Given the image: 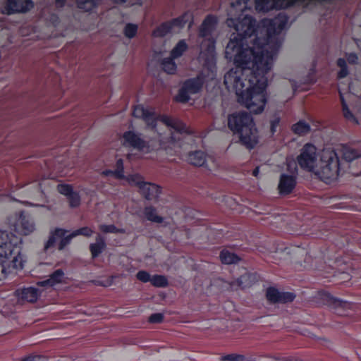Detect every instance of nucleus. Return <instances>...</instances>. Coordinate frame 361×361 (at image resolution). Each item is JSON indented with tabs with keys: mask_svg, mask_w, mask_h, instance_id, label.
I'll list each match as a JSON object with an SVG mask.
<instances>
[{
	"mask_svg": "<svg viewBox=\"0 0 361 361\" xmlns=\"http://www.w3.org/2000/svg\"><path fill=\"white\" fill-rule=\"evenodd\" d=\"M252 0L232 1L226 23L233 33L226 48V57L235 65L224 75L228 90L235 91L239 103L250 112L259 114L267 103L266 74L271 68L283 42L281 32L288 18L279 14L272 20L263 19L256 25L250 15Z\"/></svg>",
	"mask_w": 361,
	"mask_h": 361,
	"instance_id": "1",
	"label": "nucleus"
},
{
	"mask_svg": "<svg viewBox=\"0 0 361 361\" xmlns=\"http://www.w3.org/2000/svg\"><path fill=\"white\" fill-rule=\"evenodd\" d=\"M217 23L216 18L209 15L202 23L199 30L198 42L200 43L199 59L202 65L200 75L196 78L187 80L178 95L177 102L185 103L190 99V95L199 92L205 81L212 80L216 76L215 39L213 32Z\"/></svg>",
	"mask_w": 361,
	"mask_h": 361,
	"instance_id": "2",
	"label": "nucleus"
},
{
	"mask_svg": "<svg viewBox=\"0 0 361 361\" xmlns=\"http://www.w3.org/2000/svg\"><path fill=\"white\" fill-rule=\"evenodd\" d=\"M298 162L302 169L314 173L325 182L335 180L339 176L338 152L331 150V147L323 149L318 161L316 147L307 143L301 149Z\"/></svg>",
	"mask_w": 361,
	"mask_h": 361,
	"instance_id": "3",
	"label": "nucleus"
},
{
	"mask_svg": "<svg viewBox=\"0 0 361 361\" xmlns=\"http://www.w3.org/2000/svg\"><path fill=\"white\" fill-rule=\"evenodd\" d=\"M133 114L136 118H142L148 129L157 132L159 135L161 133L159 130V124L165 126L170 132L169 139L171 144L176 148L175 154L180 153V140L191 137L188 128L181 121L166 115H157L152 109L137 105L133 109Z\"/></svg>",
	"mask_w": 361,
	"mask_h": 361,
	"instance_id": "4",
	"label": "nucleus"
},
{
	"mask_svg": "<svg viewBox=\"0 0 361 361\" xmlns=\"http://www.w3.org/2000/svg\"><path fill=\"white\" fill-rule=\"evenodd\" d=\"M228 125L231 130L239 136L240 141L247 148L252 149L257 144V130L252 117L248 113L240 111L230 115Z\"/></svg>",
	"mask_w": 361,
	"mask_h": 361,
	"instance_id": "5",
	"label": "nucleus"
},
{
	"mask_svg": "<svg viewBox=\"0 0 361 361\" xmlns=\"http://www.w3.org/2000/svg\"><path fill=\"white\" fill-rule=\"evenodd\" d=\"M20 240L13 235L2 232L0 235V257L9 258L13 257V267L23 269V257L20 255Z\"/></svg>",
	"mask_w": 361,
	"mask_h": 361,
	"instance_id": "6",
	"label": "nucleus"
},
{
	"mask_svg": "<svg viewBox=\"0 0 361 361\" xmlns=\"http://www.w3.org/2000/svg\"><path fill=\"white\" fill-rule=\"evenodd\" d=\"M123 138L126 145L131 147L139 153L145 154L157 150L159 147L162 146L164 137H161L158 144L150 145L142 138L140 134L129 130L124 133Z\"/></svg>",
	"mask_w": 361,
	"mask_h": 361,
	"instance_id": "7",
	"label": "nucleus"
},
{
	"mask_svg": "<svg viewBox=\"0 0 361 361\" xmlns=\"http://www.w3.org/2000/svg\"><path fill=\"white\" fill-rule=\"evenodd\" d=\"M126 179L130 184L138 186L142 195L147 200H154L160 193L161 190L158 185L144 182L142 177L138 174L130 175Z\"/></svg>",
	"mask_w": 361,
	"mask_h": 361,
	"instance_id": "8",
	"label": "nucleus"
},
{
	"mask_svg": "<svg viewBox=\"0 0 361 361\" xmlns=\"http://www.w3.org/2000/svg\"><path fill=\"white\" fill-rule=\"evenodd\" d=\"M67 231L62 228H56L51 231L48 240L44 244V250L48 252L55 246L57 240H59L58 249L59 250H63L75 237L73 235V232L68 235H67Z\"/></svg>",
	"mask_w": 361,
	"mask_h": 361,
	"instance_id": "9",
	"label": "nucleus"
},
{
	"mask_svg": "<svg viewBox=\"0 0 361 361\" xmlns=\"http://www.w3.org/2000/svg\"><path fill=\"white\" fill-rule=\"evenodd\" d=\"M191 17V14L186 12L171 22L162 23L154 30L153 35L154 37H164L175 27L181 28L184 27L187 23L190 21Z\"/></svg>",
	"mask_w": 361,
	"mask_h": 361,
	"instance_id": "10",
	"label": "nucleus"
},
{
	"mask_svg": "<svg viewBox=\"0 0 361 361\" xmlns=\"http://www.w3.org/2000/svg\"><path fill=\"white\" fill-rule=\"evenodd\" d=\"M188 161L194 166H204L209 171H213L217 166V163L214 157H207L204 152L200 150L189 153Z\"/></svg>",
	"mask_w": 361,
	"mask_h": 361,
	"instance_id": "11",
	"label": "nucleus"
},
{
	"mask_svg": "<svg viewBox=\"0 0 361 361\" xmlns=\"http://www.w3.org/2000/svg\"><path fill=\"white\" fill-rule=\"evenodd\" d=\"M331 150H334L338 152V160L339 163V173L342 170V164L340 162L339 157L341 156L343 159L347 161L350 162L354 159L358 158L360 157V153L352 147L345 145H341L337 146L336 149L331 148Z\"/></svg>",
	"mask_w": 361,
	"mask_h": 361,
	"instance_id": "12",
	"label": "nucleus"
},
{
	"mask_svg": "<svg viewBox=\"0 0 361 361\" xmlns=\"http://www.w3.org/2000/svg\"><path fill=\"white\" fill-rule=\"evenodd\" d=\"M267 298L272 302H288L295 298V295L290 292H281L278 289L270 287L267 290Z\"/></svg>",
	"mask_w": 361,
	"mask_h": 361,
	"instance_id": "13",
	"label": "nucleus"
},
{
	"mask_svg": "<svg viewBox=\"0 0 361 361\" xmlns=\"http://www.w3.org/2000/svg\"><path fill=\"white\" fill-rule=\"evenodd\" d=\"M15 231L23 234L29 235L35 230V225L32 219L20 214L14 225Z\"/></svg>",
	"mask_w": 361,
	"mask_h": 361,
	"instance_id": "14",
	"label": "nucleus"
},
{
	"mask_svg": "<svg viewBox=\"0 0 361 361\" xmlns=\"http://www.w3.org/2000/svg\"><path fill=\"white\" fill-rule=\"evenodd\" d=\"M32 7V0H7L6 8L9 13H24Z\"/></svg>",
	"mask_w": 361,
	"mask_h": 361,
	"instance_id": "15",
	"label": "nucleus"
},
{
	"mask_svg": "<svg viewBox=\"0 0 361 361\" xmlns=\"http://www.w3.org/2000/svg\"><path fill=\"white\" fill-rule=\"evenodd\" d=\"M296 177L288 173L281 174L279 184V190L281 194H288L294 189L296 184Z\"/></svg>",
	"mask_w": 361,
	"mask_h": 361,
	"instance_id": "16",
	"label": "nucleus"
},
{
	"mask_svg": "<svg viewBox=\"0 0 361 361\" xmlns=\"http://www.w3.org/2000/svg\"><path fill=\"white\" fill-rule=\"evenodd\" d=\"M16 295L23 300L30 302H35L39 294L40 291L38 288L35 287H28L23 289H18L16 290Z\"/></svg>",
	"mask_w": 361,
	"mask_h": 361,
	"instance_id": "17",
	"label": "nucleus"
},
{
	"mask_svg": "<svg viewBox=\"0 0 361 361\" xmlns=\"http://www.w3.org/2000/svg\"><path fill=\"white\" fill-rule=\"evenodd\" d=\"M63 276V271L61 269H57L50 275L49 279L39 281L37 285L44 288L52 287L54 285L62 282Z\"/></svg>",
	"mask_w": 361,
	"mask_h": 361,
	"instance_id": "18",
	"label": "nucleus"
},
{
	"mask_svg": "<svg viewBox=\"0 0 361 361\" xmlns=\"http://www.w3.org/2000/svg\"><path fill=\"white\" fill-rule=\"evenodd\" d=\"M338 92H339L340 98H341V100L342 110H343V114L344 117L348 121L357 123V121L356 120V118L355 117L353 114L349 110V109H348V107L347 106V104H346V102H345V101L344 99L343 90L341 88V87H338Z\"/></svg>",
	"mask_w": 361,
	"mask_h": 361,
	"instance_id": "19",
	"label": "nucleus"
},
{
	"mask_svg": "<svg viewBox=\"0 0 361 361\" xmlns=\"http://www.w3.org/2000/svg\"><path fill=\"white\" fill-rule=\"evenodd\" d=\"M116 166V169L115 170H114V171L107 170V171H105L104 172V173L106 176L112 175L118 179L124 178L125 176L123 173V162L121 159H119L117 160Z\"/></svg>",
	"mask_w": 361,
	"mask_h": 361,
	"instance_id": "20",
	"label": "nucleus"
},
{
	"mask_svg": "<svg viewBox=\"0 0 361 361\" xmlns=\"http://www.w3.org/2000/svg\"><path fill=\"white\" fill-rule=\"evenodd\" d=\"M173 58L171 56L164 58L161 61V67L163 70L168 74H173L176 71V64Z\"/></svg>",
	"mask_w": 361,
	"mask_h": 361,
	"instance_id": "21",
	"label": "nucleus"
},
{
	"mask_svg": "<svg viewBox=\"0 0 361 361\" xmlns=\"http://www.w3.org/2000/svg\"><path fill=\"white\" fill-rule=\"evenodd\" d=\"M220 258L222 263L226 264H234L239 260V257L236 255L228 250H222L220 254Z\"/></svg>",
	"mask_w": 361,
	"mask_h": 361,
	"instance_id": "22",
	"label": "nucleus"
},
{
	"mask_svg": "<svg viewBox=\"0 0 361 361\" xmlns=\"http://www.w3.org/2000/svg\"><path fill=\"white\" fill-rule=\"evenodd\" d=\"M187 48L188 45L185 40H180L172 49L170 56H171L173 59H177L182 56V54L187 49Z\"/></svg>",
	"mask_w": 361,
	"mask_h": 361,
	"instance_id": "23",
	"label": "nucleus"
},
{
	"mask_svg": "<svg viewBox=\"0 0 361 361\" xmlns=\"http://www.w3.org/2000/svg\"><path fill=\"white\" fill-rule=\"evenodd\" d=\"M145 215L147 220L156 223H161L163 218L158 216L156 209L152 207H147L145 209Z\"/></svg>",
	"mask_w": 361,
	"mask_h": 361,
	"instance_id": "24",
	"label": "nucleus"
},
{
	"mask_svg": "<svg viewBox=\"0 0 361 361\" xmlns=\"http://www.w3.org/2000/svg\"><path fill=\"white\" fill-rule=\"evenodd\" d=\"M293 130L298 135H305L310 130V126L303 121L298 122L293 126Z\"/></svg>",
	"mask_w": 361,
	"mask_h": 361,
	"instance_id": "25",
	"label": "nucleus"
},
{
	"mask_svg": "<svg viewBox=\"0 0 361 361\" xmlns=\"http://www.w3.org/2000/svg\"><path fill=\"white\" fill-rule=\"evenodd\" d=\"M105 247L104 240L99 238L94 244H92V258L97 257L100 254Z\"/></svg>",
	"mask_w": 361,
	"mask_h": 361,
	"instance_id": "26",
	"label": "nucleus"
},
{
	"mask_svg": "<svg viewBox=\"0 0 361 361\" xmlns=\"http://www.w3.org/2000/svg\"><path fill=\"white\" fill-rule=\"evenodd\" d=\"M151 283L157 287H164L167 285V280L163 276L154 275L152 276Z\"/></svg>",
	"mask_w": 361,
	"mask_h": 361,
	"instance_id": "27",
	"label": "nucleus"
},
{
	"mask_svg": "<svg viewBox=\"0 0 361 361\" xmlns=\"http://www.w3.org/2000/svg\"><path fill=\"white\" fill-rule=\"evenodd\" d=\"M137 31V26L135 24L128 23L124 28V34L128 38H133Z\"/></svg>",
	"mask_w": 361,
	"mask_h": 361,
	"instance_id": "28",
	"label": "nucleus"
},
{
	"mask_svg": "<svg viewBox=\"0 0 361 361\" xmlns=\"http://www.w3.org/2000/svg\"><path fill=\"white\" fill-rule=\"evenodd\" d=\"M337 65L340 67L341 70L338 73L339 78H343L348 74V71L346 66V62L343 59H339L337 61Z\"/></svg>",
	"mask_w": 361,
	"mask_h": 361,
	"instance_id": "29",
	"label": "nucleus"
},
{
	"mask_svg": "<svg viewBox=\"0 0 361 361\" xmlns=\"http://www.w3.org/2000/svg\"><path fill=\"white\" fill-rule=\"evenodd\" d=\"M286 163H287V170L290 173L288 175H294V176H297L298 166H297L296 162L294 160L287 159Z\"/></svg>",
	"mask_w": 361,
	"mask_h": 361,
	"instance_id": "30",
	"label": "nucleus"
},
{
	"mask_svg": "<svg viewBox=\"0 0 361 361\" xmlns=\"http://www.w3.org/2000/svg\"><path fill=\"white\" fill-rule=\"evenodd\" d=\"M68 198L71 207H75L80 204V199L78 193L73 192Z\"/></svg>",
	"mask_w": 361,
	"mask_h": 361,
	"instance_id": "31",
	"label": "nucleus"
},
{
	"mask_svg": "<svg viewBox=\"0 0 361 361\" xmlns=\"http://www.w3.org/2000/svg\"><path fill=\"white\" fill-rule=\"evenodd\" d=\"M59 192L68 197L72 192V188L68 185L61 184L58 185Z\"/></svg>",
	"mask_w": 361,
	"mask_h": 361,
	"instance_id": "32",
	"label": "nucleus"
},
{
	"mask_svg": "<svg viewBox=\"0 0 361 361\" xmlns=\"http://www.w3.org/2000/svg\"><path fill=\"white\" fill-rule=\"evenodd\" d=\"M137 278L142 282H151L152 276L145 271H140L137 274Z\"/></svg>",
	"mask_w": 361,
	"mask_h": 361,
	"instance_id": "33",
	"label": "nucleus"
},
{
	"mask_svg": "<svg viewBox=\"0 0 361 361\" xmlns=\"http://www.w3.org/2000/svg\"><path fill=\"white\" fill-rule=\"evenodd\" d=\"M77 5L80 9L85 11L90 10V0H77Z\"/></svg>",
	"mask_w": 361,
	"mask_h": 361,
	"instance_id": "34",
	"label": "nucleus"
},
{
	"mask_svg": "<svg viewBox=\"0 0 361 361\" xmlns=\"http://www.w3.org/2000/svg\"><path fill=\"white\" fill-rule=\"evenodd\" d=\"M101 230L104 233H118L121 231V230L117 228L114 225H102Z\"/></svg>",
	"mask_w": 361,
	"mask_h": 361,
	"instance_id": "35",
	"label": "nucleus"
},
{
	"mask_svg": "<svg viewBox=\"0 0 361 361\" xmlns=\"http://www.w3.org/2000/svg\"><path fill=\"white\" fill-rule=\"evenodd\" d=\"M79 235L89 236L90 235V229L87 227H84L73 231V235L75 237Z\"/></svg>",
	"mask_w": 361,
	"mask_h": 361,
	"instance_id": "36",
	"label": "nucleus"
},
{
	"mask_svg": "<svg viewBox=\"0 0 361 361\" xmlns=\"http://www.w3.org/2000/svg\"><path fill=\"white\" fill-rule=\"evenodd\" d=\"M222 360L224 361H243V356L239 355H228L224 356Z\"/></svg>",
	"mask_w": 361,
	"mask_h": 361,
	"instance_id": "37",
	"label": "nucleus"
},
{
	"mask_svg": "<svg viewBox=\"0 0 361 361\" xmlns=\"http://www.w3.org/2000/svg\"><path fill=\"white\" fill-rule=\"evenodd\" d=\"M164 316L161 313H154L152 314L149 318V321L151 323H159L163 320Z\"/></svg>",
	"mask_w": 361,
	"mask_h": 361,
	"instance_id": "38",
	"label": "nucleus"
},
{
	"mask_svg": "<svg viewBox=\"0 0 361 361\" xmlns=\"http://www.w3.org/2000/svg\"><path fill=\"white\" fill-rule=\"evenodd\" d=\"M280 118L279 116H275L271 121V132L272 134L276 132L277 128L279 126Z\"/></svg>",
	"mask_w": 361,
	"mask_h": 361,
	"instance_id": "39",
	"label": "nucleus"
},
{
	"mask_svg": "<svg viewBox=\"0 0 361 361\" xmlns=\"http://www.w3.org/2000/svg\"><path fill=\"white\" fill-rule=\"evenodd\" d=\"M42 357L37 355H29L23 357L20 361H40Z\"/></svg>",
	"mask_w": 361,
	"mask_h": 361,
	"instance_id": "40",
	"label": "nucleus"
},
{
	"mask_svg": "<svg viewBox=\"0 0 361 361\" xmlns=\"http://www.w3.org/2000/svg\"><path fill=\"white\" fill-rule=\"evenodd\" d=\"M347 60L348 63L355 64L358 61V57L355 53H350L347 55Z\"/></svg>",
	"mask_w": 361,
	"mask_h": 361,
	"instance_id": "41",
	"label": "nucleus"
},
{
	"mask_svg": "<svg viewBox=\"0 0 361 361\" xmlns=\"http://www.w3.org/2000/svg\"><path fill=\"white\" fill-rule=\"evenodd\" d=\"M334 302L343 307H345L348 305L346 302L341 300L340 299H334Z\"/></svg>",
	"mask_w": 361,
	"mask_h": 361,
	"instance_id": "42",
	"label": "nucleus"
},
{
	"mask_svg": "<svg viewBox=\"0 0 361 361\" xmlns=\"http://www.w3.org/2000/svg\"><path fill=\"white\" fill-rule=\"evenodd\" d=\"M259 173V167H256L254 170H253V172H252V175L255 177H257L258 176V174Z\"/></svg>",
	"mask_w": 361,
	"mask_h": 361,
	"instance_id": "43",
	"label": "nucleus"
},
{
	"mask_svg": "<svg viewBox=\"0 0 361 361\" xmlns=\"http://www.w3.org/2000/svg\"><path fill=\"white\" fill-rule=\"evenodd\" d=\"M66 0H56V3L58 6H62L65 4Z\"/></svg>",
	"mask_w": 361,
	"mask_h": 361,
	"instance_id": "44",
	"label": "nucleus"
},
{
	"mask_svg": "<svg viewBox=\"0 0 361 361\" xmlns=\"http://www.w3.org/2000/svg\"><path fill=\"white\" fill-rule=\"evenodd\" d=\"M271 361H287L283 358H271Z\"/></svg>",
	"mask_w": 361,
	"mask_h": 361,
	"instance_id": "45",
	"label": "nucleus"
},
{
	"mask_svg": "<svg viewBox=\"0 0 361 361\" xmlns=\"http://www.w3.org/2000/svg\"><path fill=\"white\" fill-rule=\"evenodd\" d=\"M247 276H242L240 279H239V283L240 285L241 286V284L243 283V280L246 278Z\"/></svg>",
	"mask_w": 361,
	"mask_h": 361,
	"instance_id": "46",
	"label": "nucleus"
},
{
	"mask_svg": "<svg viewBox=\"0 0 361 361\" xmlns=\"http://www.w3.org/2000/svg\"><path fill=\"white\" fill-rule=\"evenodd\" d=\"M133 156H134V155H133V154H128V158L129 159H133Z\"/></svg>",
	"mask_w": 361,
	"mask_h": 361,
	"instance_id": "47",
	"label": "nucleus"
},
{
	"mask_svg": "<svg viewBox=\"0 0 361 361\" xmlns=\"http://www.w3.org/2000/svg\"><path fill=\"white\" fill-rule=\"evenodd\" d=\"M348 88H349V90L351 91V85H349Z\"/></svg>",
	"mask_w": 361,
	"mask_h": 361,
	"instance_id": "48",
	"label": "nucleus"
}]
</instances>
